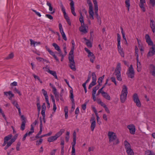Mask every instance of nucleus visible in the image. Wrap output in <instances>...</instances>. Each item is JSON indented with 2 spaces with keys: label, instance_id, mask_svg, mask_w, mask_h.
Masks as SVG:
<instances>
[{
  "label": "nucleus",
  "instance_id": "69168bd1",
  "mask_svg": "<svg viewBox=\"0 0 155 155\" xmlns=\"http://www.w3.org/2000/svg\"><path fill=\"white\" fill-rule=\"evenodd\" d=\"M30 44L31 45H33L34 46H35V41H33L31 39H30Z\"/></svg>",
  "mask_w": 155,
  "mask_h": 155
},
{
  "label": "nucleus",
  "instance_id": "f704fd0d",
  "mask_svg": "<svg viewBox=\"0 0 155 155\" xmlns=\"http://www.w3.org/2000/svg\"><path fill=\"white\" fill-rule=\"evenodd\" d=\"M49 53L51 55L54 57V58L57 61L59 62V59L57 57V56L55 55V53L53 51H51L50 52H49Z\"/></svg>",
  "mask_w": 155,
  "mask_h": 155
},
{
  "label": "nucleus",
  "instance_id": "20e7f679",
  "mask_svg": "<svg viewBox=\"0 0 155 155\" xmlns=\"http://www.w3.org/2000/svg\"><path fill=\"white\" fill-rule=\"evenodd\" d=\"M87 3L89 7L88 12L89 14V18L91 19H94V12L93 10L92 3L90 0H87Z\"/></svg>",
  "mask_w": 155,
  "mask_h": 155
},
{
  "label": "nucleus",
  "instance_id": "0e129e2a",
  "mask_svg": "<svg viewBox=\"0 0 155 155\" xmlns=\"http://www.w3.org/2000/svg\"><path fill=\"white\" fill-rule=\"evenodd\" d=\"M14 91H15L16 92H17L19 95H21V94L18 90L16 87L14 89Z\"/></svg>",
  "mask_w": 155,
  "mask_h": 155
},
{
  "label": "nucleus",
  "instance_id": "c85d7f7f",
  "mask_svg": "<svg viewBox=\"0 0 155 155\" xmlns=\"http://www.w3.org/2000/svg\"><path fill=\"white\" fill-rule=\"evenodd\" d=\"M57 137L54 135L49 137L48 138V141L49 142H53L57 140Z\"/></svg>",
  "mask_w": 155,
  "mask_h": 155
},
{
  "label": "nucleus",
  "instance_id": "423d86ee",
  "mask_svg": "<svg viewBox=\"0 0 155 155\" xmlns=\"http://www.w3.org/2000/svg\"><path fill=\"white\" fill-rule=\"evenodd\" d=\"M134 71L132 65H131L128 69L127 72V74L129 78H133L134 77Z\"/></svg>",
  "mask_w": 155,
  "mask_h": 155
},
{
  "label": "nucleus",
  "instance_id": "393cba45",
  "mask_svg": "<svg viewBox=\"0 0 155 155\" xmlns=\"http://www.w3.org/2000/svg\"><path fill=\"white\" fill-rule=\"evenodd\" d=\"M64 131L65 130L64 129H61L59 132L55 134V136L57 137V139L61 136Z\"/></svg>",
  "mask_w": 155,
  "mask_h": 155
},
{
  "label": "nucleus",
  "instance_id": "4468645a",
  "mask_svg": "<svg viewBox=\"0 0 155 155\" xmlns=\"http://www.w3.org/2000/svg\"><path fill=\"white\" fill-rule=\"evenodd\" d=\"M149 69L150 73L154 77H155V66L151 64L150 65Z\"/></svg>",
  "mask_w": 155,
  "mask_h": 155
},
{
  "label": "nucleus",
  "instance_id": "e2e57ef3",
  "mask_svg": "<svg viewBox=\"0 0 155 155\" xmlns=\"http://www.w3.org/2000/svg\"><path fill=\"white\" fill-rule=\"evenodd\" d=\"M111 79L112 82L114 83L116 85H117V83L116 81V79L114 77H112L111 78Z\"/></svg>",
  "mask_w": 155,
  "mask_h": 155
},
{
  "label": "nucleus",
  "instance_id": "2eb2a0df",
  "mask_svg": "<svg viewBox=\"0 0 155 155\" xmlns=\"http://www.w3.org/2000/svg\"><path fill=\"white\" fill-rule=\"evenodd\" d=\"M145 38L146 41L149 45L152 46L153 45V42L151 40L150 36L148 34L146 35L145 36Z\"/></svg>",
  "mask_w": 155,
  "mask_h": 155
},
{
  "label": "nucleus",
  "instance_id": "a878e982",
  "mask_svg": "<svg viewBox=\"0 0 155 155\" xmlns=\"http://www.w3.org/2000/svg\"><path fill=\"white\" fill-rule=\"evenodd\" d=\"M64 131L65 130L64 129H61L59 132L55 134V136L57 137V139L61 136Z\"/></svg>",
  "mask_w": 155,
  "mask_h": 155
},
{
  "label": "nucleus",
  "instance_id": "3c124183",
  "mask_svg": "<svg viewBox=\"0 0 155 155\" xmlns=\"http://www.w3.org/2000/svg\"><path fill=\"white\" fill-rule=\"evenodd\" d=\"M0 113L2 114V117L5 119V120H6V118L5 114H4L3 111H2V109L0 107Z\"/></svg>",
  "mask_w": 155,
  "mask_h": 155
},
{
  "label": "nucleus",
  "instance_id": "79ce46f5",
  "mask_svg": "<svg viewBox=\"0 0 155 155\" xmlns=\"http://www.w3.org/2000/svg\"><path fill=\"white\" fill-rule=\"evenodd\" d=\"M70 97L72 103H74V95L72 90H71L70 91Z\"/></svg>",
  "mask_w": 155,
  "mask_h": 155
},
{
  "label": "nucleus",
  "instance_id": "8fccbe9b",
  "mask_svg": "<svg viewBox=\"0 0 155 155\" xmlns=\"http://www.w3.org/2000/svg\"><path fill=\"white\" fill-rule=\"evenodd\" d=\"M50 86L52 88V91L53 92H55V91H57V89L56 87L51 83H50L49 84Z\"/></svg>",
  "mask_w": 155,
  "mask_h": 155
},
{
  "label": "nucleus",
  "instance_id": "cd10ccee",
  "mask_svg": "<svg viewBox=\"0 0 155 155\" xmlns=\"http://www.w3.org/2000/svg\"><path fill=\"white\" fill-rule=\"evenodd\" d=\"M48 70H46V71L52 75L56 79H58V77L55 71L50 70L49 69H48Z\"/></svg>",
  "mask_w": 155,
  "mask_h": 155
},
{
  "label": "nucleus",
  "instance_id": "4d7b16f0",
  "mask_svg": "<svg viewBox=\"0 0 155 155\" xmlns=\"http://www.w3.org/2000/svg\"><path fill=\"white\" fill-rule=\"evenodd\" d=\"M17 136L15 135L14 136L12 139H11L10 141L12 142V143H13L16 140V139L17 138Z\"/></svg>",
  "mask_w": 155,
  "mask_h": 155
},
{
  "label": "nucleus",
  "instance_id": "7ed1b4c3",
  "mask_svg": "<svg viewBox=\"0 0 155 155\" xmlns=\"http://www.w3.org/2000/svg\"><path fill=\"white\" fill-rule=\"evenodd\" d=\"M121 64L120 63H118L114 72V74L117 77V79L120 81H122V78L120 73L121 70Z\"/></svg>",
  "mask_w": 155,
  "mask_h": 155
},
{
  "label": "nucleus",
  "instance_id": "6ab92c4d",
  "mask_svg": "<svg viewBox=\"0 0 155 155\" xmlns=\"http://www.w3.org/2000/svg\"><path fill=\"white\" fill-rule=\"evenodd\" d=\"M127 88L126 85H124L122 87V90L120 95L127 96Z\"/></svg>",
  "mask_w": 155,
  "mask_h": 155
},
{
  "label": "nucleus",
  "instance_id": "39448f33",
  "mask_svg": "<svg viewBox=\"0 0 155 155\" xmlns=\"http://www.w3.org/2000/svg\"><path fill=\"white\" fill-rule=\"evenodd\" d=\"M68 59L69 62L70 63L69 66L72 70L75 71L76 70V68L74 60V55H69Z\"/></svg>",
  "mask_w": 155,
  "mask_h": 155
},
{
  "label": "nucleus",
  "instance_id": "ea45409f",
  "mask_svg": "<svg viewBox=\"0 0 155 155\" xmlns=\"http://www.w3.org/2000/svg\"><path fill=\"white\" fill-rule=\"evenodd\" d=\"M12 137V134H9L6 136L4 138V140H5L6 142H7L9 140L11 139Z\"/></svg>",
  "mask_w": 155,
  "mask_h": 155
},
{
  "label": "nucleus",
  "instance_id": "0eeeda50",
  "mask_svg": "<svg viewBox=\"0 0 155 155\" xmlns=\"http://www.w3.org/2000/svg\"><path fill=\"white\" fill-rule=\"evenodd\" d=\"M133 99L134 102L136 104V105L138 107H141V103L139 99L138 95L137 94L135 93L134 94Z\"/></svg>",
  "mask_w": 155,
  "mask_h": 155
},
{
  "label": "nucleus",
  "instance_id": "9d476101",
  "mask_svg": "<svg viewBox=\"0 0 155 155\" xmlns=\"http://www.w3.org/2000/svg\"><path fill=\"white\" fill-rule=\"evenodd\" d=\"M60 6L61 8V11L63 13L64 17V18L66 20H67L70 19L68 16L67 14L64 7V6L63 5L61 2H60Z\"/></svg>",
  "mask_w": 155,
  "mask_h": 155
},
{
  "label": "nucleus",
  "instance_id": "ddd939ff",
  "mask_svg": "<svg viewBox=\"0 0 155 155\" xmlns=\"http://www.w3.org/2000/svg\"><path fill=\"white\" fill-rule=\"evenodd\" d=\"M71 1L70 5L71 7V12L74 16H76V14L75 12V8L74 7V2L72 0H69Z\"/></svg>",
  "mask_w": 155,
  "mask_h": 155
},
{
  "label": "nucleus",
  "instance_id": "a19ab883",
  "mask_svg": "<svg viewBox=\"0 0 155 155\" xmlns=\"http://www.w3.org/2000/svg\"><path fill=\"white\" fill-rule=\"evenodd\" d=\"M12 104L15 106L17 109L20 108L19 105L17 102L15 101H12Z\"/></svg>",
  "mask_w": 155,
  "mask_h": 155
},
{
  "label": "nucleus",
  "instance_id": "473e14b6",
  "mask_svg": "<svg viewBox=\"0 0 155 155\" xmlns=\"http://www.w3.org/2000/svg\"><path fill=\"white\" fill-rule=\"evenodd\" d=\"M127 96L120 95V100L121 102L122 103H124L127 99Z\"/></svg>",
  "mask_w": 155,
  "mask_h": 155
},
{
  "label": "nucleus",
  "instance_id": "9b49d317",
  "mask_svg": "<svg viewBox=\"0 0 155 155\" xmlns=\"http://www.w3.org/2000/svg\"><path fill=\"white\" fill-rule=\"evenodd\" d=\"M127 128L129 129L130 133L132 134H134L136 131V129L135 126L133 124L129 125Z\"/></svg>",
  "mask_w": 155,
  "mask_h": 155
},
{
  "label": "nucleus",
  "instance_id": "c03bdc74",
  "mask_svg": "<svg viewBox=\"0 0 155 155\" xmlns=\"http://www.w3.org/2000/svg\"><path fill=\"white\" fill-rule=\"evenodd\" d=\"M54 95L56 100L57 101H58L59 99V93L57 91L53 93Z\"/></svg>",
  "mask_w": 155,
  "mask_h": 155
},
{
  "label": "nucleus",
  "instance_id": "052dcab7",
  "mask_svg": "<svg viewBox=\"0 0 155 155\" xmlns=\"http://www.w3.org/2000/svg\"><path fill=\"white\" fill-rule=\"evenodd\" d=\"M61 35L62 36V38H63V39L65 41H67V37H66V35L65 34V33L64 32V33H61Z\"/></svg>",
  "mask_w": 155,
  "mask_h": 155
},
{
  "label": "nucleus",
  "instance_id": "338daca9",
  "mask_svg": "<svg viewBox=\"0 0 155 155\" xmlns=\"http://www.w3.org/2000/svg\"><path fill=\"white\" fill-rule=\"evenodd\" d=\"M38 123V121L37 120H36L34 122L31 124V125H33V126H35Z\"/></svg>",
  "mask_w": 155,
  "mask_h": 155
},
{
  "label": "nucleus",
  "instance_id": "de8ad7c7",
  "mask_svg": "<svg viewBox=\"0 0 155 155\" xmlns=\"http://www.w3.org/2000/svg\"><path fill=\"white\" fill-rule=\"evenodd\" d=\"M14 55L13 53H11L9 54L8 56L5 58L6 59H9L13 58L14 57Z\"/></svg>",
  "mask_w": 155,
  "mask_h": 155
},
{
  "label": "nucleus",
  "instance_id": "bb28decb",
  "mask_svg": "<svg viewBox=\"0 0 155 155\" xmlns=\"http://www.w3.org/2000/svg\"><path fill=\"white\" fill-rule=\"evenodd\" d=\"M42 94L45 97L46 101H47L48 103V97L47 92L44 89H42Z\"/></svg>",
  "mask_w": 155,
  "mask_h": 155
},
{
  "label": "nucleus",
  "instance_id": "c756f323",
  "mask_svg": "<svg viewBox=\"0 0 155 155\" xmlns=\"http://www.w3.org/2000/svg\"><path fill=\"white\" fill-rule=\"evenodd\" d=\"M40 130L38 133L37 134L38 135H40L42 131L43 130V125L42 124V121L41 120V118L40 117Z\"/></svg>",
  "mask_w": 155,
  "mask_h": 155
},
{
  "label": "nucleus",
  "instance_id": "412c9836",
  "mask_svg": "<svg viewBox=\"0 0 155 155\" xmlns=\"http://www.w3.org/2000/svg\"><path fill=\"white\" fill-rule=\"evenodd\" d=\"M140 4L139 6L140 8L142 9L143 12L145 11V9L144 7V4L145 3L146 1L145 0H140Z\"/></svg>",
  "mask_w": 155,
  "mask_h": 155
},
{
  "label": "nucleus",
  "instance_id": "a211bd4d",
  "mask_svg": "<svg viewBox=\"0 0 155 155\" xmlns=\"http://www.w3.org/2000/svg\"><path fill=\"white\" fill-rule=\"evenodd\" d=\"M76 139H73V142L72 143V146L71 155H75V147L76 144Z\"/></svg>",
  "mask_w": 155,
  "mask_h": 155
},
{
  "label": "nucleus",
  "instance_id": "49530a36",
  "mask_svg": "<svg viewBox=\"0 0 155 155\" xmlns=\"http://www.w3.org/2000/svg\"><path fill=\"white\" fill-rule=\"evenodd\" d=\"M92 81L96 82V76L95 73L93 72L92 74Z\"/></svg>",
  "mask_w": 155,
  "mask_h": 155
},
{
  "label": "nucleus",
  "instance_id": "37998d69",
  "mask_svg": "<svg viewBox=\"0 0 155 155\" xmlns=\"http://www.w3.org/2000/svg\"><path fill=\"white\" fill-rule=\"evenodd\" d=\"M104 75H103L102 76L100 77L98 80V82L99 84V85H100L101 83H102L103 80L104 78Z\"/></svg>",
  "mask_w": 155,
  "mask_h": 155
},
{
  "label": "nucleus",
  "instance_id": "b1692460",
  "mask_svg": "<svg viewBox=\"0 0 155 155\" xmlns=\"http://www.w3.org/2000/svg\"><path fill=\"white\" fill-rule=\"evenodd\" d=\"M83 39L86 41V44L88 48H91L92 47V43L89 40L87 39L86 38H83Z\"/></svg>",
  "mask_w": 155,
  "mask_h": 155
},
{
  "label": "nucleus",
  "instance_id": "58836bf2",
  "mask_svg": "<svg viewBox=\"0 0 155 155\" xmlns=\"http://www.w3.org/2000/svg\"><path fill=\"white\" fill-rule=\"evenodd\" d=\"M126 151L128 155H134V154L133 150L131 148L126 150Z\"/></svg>",
  "mask_w": 155,
  "mask_h": 155
},
{
  "label": "nucleus",
  "instance_id": "13d9d810",
  "mask_svg": "<svg viewBox=\"0 0 155 155\" xmlns=\"http://www.w3.org/2000/svg\"><path fill=\"white\" fill-rule=\"evenodd\" d=\"M117 44L120 43V36L119 34H117Z\"/></svg>",
  "mask_w": 155,
  "mask_h": 155
},
{
  "label": "nucleus",
  "instance_id": "f257e3e1",
  "mask_svg": "<svg viewBox=\"0 0 155 155\" xmlns=\"http://www.w3.org/2000/svg\"><path fill=\"white\" fill-rule=\"evenodd\" d=\"M107 136L109 139V141L110 142H111L116 140L115 142L114 143V144H117L119 143V141L118 139L117 138L115 133L112 131H109Z\"/></svg>",
  "mask_w": 155,
  "mask_h": 155
},
{
  "label": "nucleus",
  "instance_id": "680f3d73",
  "mask_svg": "<svg viewBox=\"0 0 155 155\" xmlns=\"http://www.w3.org/2000/svg\"><path fill=\"white\" fill-rule=\"evenodd\" d=\"M45 16L51 20H52L53 19V17L50 14H46L45 15Z\"/></svg>",
  "mask_w": 155,
  "mask_h": 155
},
{
  "label": "nucleus",
  "instance_id": "774afa93",
  "mask_svg": "<svg viewBox=\"0 0 155 155\" xmlns=\"http://www.w3.org/2000/svg\"><path fill=\"white\" fill-rule=\"evenodd\" d=\"M56 151V149L53 150L50 153L51 155H55Z\"/></svg>",
  "mask_w": 155,
  "mask_h": 155
},
{
  "label": "nucleus",
  "instance_id": "72a5a7b5",
  "mask_svg": "<svg viewBox=\"0 0 155 155\" xmlns=\"http://www.w3.org/2000/svg\"><path fill=\"white\" fill-rule=\"evenodd\" d=\"M137 70L138 72H140L141 70L142 66L140 62H137Z\"/></svg>",
  "mask_w": 155,
  "mask_h": 155
},
{
  "label": "nucleus",
  "instance_id": "aec40b11",
  "mask_svg": "<svg viewBox=\"0 0 155 155\" xmlns=\"http://www.w3.org/2000/svg\"><path fill=\"white\" fill-rule=\"evenodd\" d=\"M72 47L69 55H74V51L75 49V43L74 40H71Z\"/></svg>",
  "mask_w": 155,
  "mask_h": 155
},
{
  "label": "nucleus",
  "instance_id": "5701e85b",
  "mask_svg": "<svg viewBox=\"0 0 155 155\" xmlns=\"http://www.w3.org/2000/svg\"><path fill=\"white\" fill-rule=\"evenodd\" d=\"M47 5L49 6V10L51 12V13L52 14L55 12V10L54 9L53 10V8L51 6V4L48 1H47Z\"/></svg>",
  "mask_w": 155,
  "mask_h": 155
},
{
  "label": "nucleus",
  "instance_id": "09e8293b",
  "mask_svg": "<svg viewBox=\"0 0 155 155\" xmlns=\"http://www.w3.org/2000/svg\"><path fill=\"white\" fill-rule=\"evenodd\" d=\"M96 84V82L92 81L89 86L88 89H91L93 86L95 85Z\"/></svg>",
  "mask_w": 155,
  "mask_h": 155
},
{
  "label": "nucleus",
  "instance_id": "6e6d98bb",
  "mask_svg": "<svg viewBox=\"0 0 155 155\" xmlns=\"http://www.w3.org/2000/svg\"><path fill=\"white\" fill-rule=\"evenodd\" d=\"M150 4L153 7H154L155 5V0H149Z\"/></svg>",
  "mask_w": 155,
  "mask_h": 155
},
{
  "label": "nucleus",
  "instance_id": "864d4df0",
  "mask_svg": "<svg viewBox=\"0 0 155 155\" xmlns=\"http://www.w3.org/2000/svg\"><path fill=\"white\" fill-rule=\"evenodd\" d=\"M146 155H155L153 152L150 150L146 151Z\"/></svg>",
  "mask_w": 155,
  "mask_h": 155
},
{
  "label": "nucleus",
  "instance_id": "603ef678",
  "mask_svg": "<svg viewBox=\"0 0 155 155\" xmlns=\"http://www.w3.org/2000/svg\"><path fill=\"white\" fill-rule=\"evenodd\" d=\"M119 53L120 54V55L122 57H124V52L123 49H121L120 50H118Z\"/></svg>",
  "mask_w": 155,
  "mask_h": 155
},
{
  "label": "nucleus",
  "instance_id": "5fc2aeb1",
  "mask_svg": "<svg viewBox=\"0 0 155 155\" xmlns=\"http://www.w3.org/2000/svg\"><path fill=\"white\" fill-rule=\"evenodd\" d=\"M43 141V139H40L39 140H38L36 142V145H39L41 144Z\"/></svg>",
  "mask_w": 155,
  "mask_h": 155
},
{
  "label": "nucleus",
  "instance_id": "e433bc0d",
  "mask_svg": "<svg viewBox=\"0 0 155 155\" xmlns=\"http://www.w3.org/2000/svg\"><path fill=\"white\" fill-rule=\"evenodd\" d=\"M52 46L57 51H59L61 50L59 46L57 44L53 43Z\"/></svg>",
  "mask_w": 155,
  "mask_h": 155
},
{
  "label": "nucleus",
  "instance_id": "6e6552de",
  "mask_svg": "<svg viewBox=\"0 0 155 155\" xmlns=\"http://www.w3.org/2000/svg\"><path fill=\"white\" fill-rule=\"evenodd\" d=\"M85 51L88 53V56L90 58V61L92 63H93L94 60L95 58V56L87 48H84Z\"/></svg>",
  "mask_w": 155,
  "mask_h": 155
},
{
  "label": "nucleus",
  "instance_id": "2f4dec72",
  "mask_svg": "<svg viewBox=\"0 0 155 155\" xmlns=\"http://www.w3.org/2000/svg\"><path fill=\"white\" fill-rule=\"evenodd\" d=\"M124 144L126 150L129 149L131 148V146L130 144L127 140L124 141Z\"/></svg>",
  "mask_w": 155,
  "mask_h": 155
},
{
  "label": "nucleus",
  "instance_id": "4c0bfd02",
  "mask_svg": "<svg viewBox=\"0 0 155 155\" xmlns=\"http://www.w3.org/2000/svg\"><path fill=\"white\" fill-rule=\"evenodd\" d=\"M26 123V121L24 120L22 121L21 124V126L20 129L22 130H23L25 129V124Z\"/></svg>",
  "mask_w": 155,
  "mask_h": 155
},
{
  "label": "nucleus",
  "instance_id": "c9c22d12",
  "mask_svg": "<svg viewBox=\"0 0 155 155\" xmlns=\"http://www.w3.org/2000/svg\"><path fill=\"white\" fill-rule=\"evenodd\" d=\"M125 3L126 6L127 8L128 11H129L130 7V0H125Z\"/></svg>",
  "mask_w": 155,
  "mask_h": 155
},
{
  "label": "nucleus",
  "instance_id": "dca6fc26",
  "mask_svg": "<svg viewBox=\"0 0 155 155\" xmlns=\"http://www.w3.org/2000/svg\"><path fill=\"white\" fill-rule=\"evenodd\" d=\"M4 94L6 97L8 96V99L11 101H12V98L14 97V94H13L11 91H9L8 92L5 91L4 92Z\"/></svg>",
  "mask_w": 155,
  "mask_h": 155
},
{
  "label": "nucleus",
  "instance_id": "4be33fe9",
  "mask_svg": "<svg viewBox=\"0 0 155 155\" xmlns=\"http://www.w3.org/2000/svg\"><path fill=\"white\" fill-rule=\"evenodd\" d=\"M102 95L103 97L106 99L108 100H110V97L107 93L104 91H102Z\"/></svg>",
  "mask_w": 155,
  "mask_h": 155
},
{
  "label": "nucleus",
  "instance_id": "f03ea898",
  "mask_svg": "<svg viewBox=\"0 0 155 155\" xmlns=\"http://www.w3.org/2000/svg\"><path fill=\"white\" fill-rule=\"evenodd\" d=\"M92 1L94 5L95 14L97 19V21L99 24L100 25L101 24V18L98 14V8L97 2V0H92Z\"/></svg>",
  "mask_w": 155,
  "mask_h": 155
},
{
  "label": "nucleus",
  "instance_id": "1a4fd4ad",
  "mask_svg": "<svg viewBox=\"0 0 155 155\" xmlns=\"http://www.w3.org/2000/svg\"><path fill=\"white\" fill-rule=\"evenodd\" d=\"M155 54V45H152L150 48L149 51L147 54V57H150Z\"/></svg>",
  "mask_w": 155,
  "mask_h": 155
},
{
  "label": "nucleus",
  "instance_id": "f8f14e48",
  "mask_svg": "<svg viewBox=\"0 0 155 155\" xmlns=\"http://www.w3.org/2000/svg\"><path fill=\"white\" fill-rule=\"evenodd\" d=\"M79 31L83 34H86L88 32L87 27L84 25V24L81 25L79 28Z\"/></svg>",
  "mask_w": 155,
  "mask_h": 155
},
{
  "label": "nucleus",
  "instance_id": "f3484780",
  "mask_svg": "<svg viewBox=\"0 0 155 155\" xmlns=\"http://www.w3.org/2000/svg\"><path fill=\"white\" fill-rule=\"evenodd\" d=\"M90 121L91 122V130L93 131L94 130V129L95 128L96 125V120L95 118L94 117H92L90 120Z\"/></svg>",
  "mask_w": 155,
  "mask_h": 155
},
{
  "label": "nucleus",
  "instance_id": "7c9ffc66",
  "mask_svg": "<svg viewBox=\"0 0 155 155\" xmlns=\"http://www.w3.org/2000/svg\"><path fill=\"white\" fill-rule=\"evenodd\" d=\"M150 26L153 32L154 33L155 32V25L154 21L153 20H150Z\"/></svg>",
  "mask_w": 155,
  "mask_h": 155
},
{
  "label": "nucleus",
  "instance_id": "a18cd8bd",
  "mask_svg": "<svg viewBox=\"0 0 155 155\" xmlns=\"http://www.w3.org/2000/svg\"><path fill=\"white\" fill-rule=\"evenodd\" d=\"M79 20L80 21V22L81 25L83 24H84V17L82 15V14H81L80 17L79 18Z\"/></svg>",
  "mask_w": 155,
  "mask_h": 155
},
{
  "label": "nucleus",
  "instance_id": "bf43d9fd",
  "mask_svg": "<svg viewBox=\"0 0 155 155\" xmlns=\"http://www.w3.org/2000/svg\"><path fill=\"white\" fill-rule=\"evenodd\" d=\"M32 11L33 12H35V13L37 15H38V16L39 17H41V14L40 13L36 11L35 10H34V9H32Z\"/></svg>",
  "mask_w": 155,
  "mask_h": 155
}]
</instances>
